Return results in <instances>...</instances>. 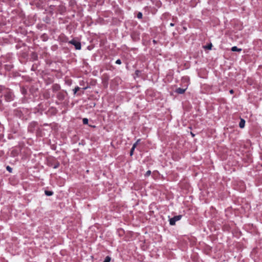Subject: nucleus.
<instances>
[{
    "instance_id": "f257e3e1",
    "label": "nucleus",
    "mask_w": 262,
    "mask_h": 262,
    "mask_svg": "<svg viewBox=\"0 0 262 262\" xmlns=\"http://www.w3.org/2000/svg\"><path fill=\"white\" fill-rule=\"evenodd\" d=\"M69 42L74 45L76 49L80 50L81 49V44L79 41L75 40H72Z\"/></svg>"
},
{
    "instance_id": "f03ea898",
    "label": "nucleus",
    "mask_w": 262,
    "mask_h": 262,
    "mask_svg": "<svg viewBox=\"0 0 262 262\" xmlns=\"http://www.w3.org/2000/svg\"><path fill=\"white\" fill-rule=\"evenodd\" d=\"M181 218V215L176 216L170 219L169 223L171 225H174L176 221L180 220Z\"/></svg>"
},
{
    "instance_id": "7ed1b4c3",
    "label": "nucleus",
    "mask_w": 262,
    "mask_h": 262,
    "mask_svg": "<svg viewBox=\"0 0 262 262\" xmlns=\"http://www.w3.org/2000/svg\"><path fill=\"white\" fill-rule=\"evenodd\" d=\"M187 86H185L184 88H178L176 89V92L179 94H183L186 90Z\"/></svg>"
},
{
    "instance_id": "20e7f679",
    "label": "nucleus",
    "mask_w": 262,
    "mask_h": 262,
    "mask_svg": "<svg viewBox=\"0 0 262 262\" xmlns=\"http://www.w3.org/2000/svg\"><path fill=\"white\" fill-rule=\"evenodd\" d=\"M231 51L233 52H240L242 51V49L240 48H238L236 46H234L231 48Z\"/></svg>"
},
{
    "instance_id": "39448f33",
    "label": "nucleus",
    "mask_w": 262,
    "mask_h": 262,
    "mask_svg": "<svg viewBox=\"0 0 262 262\" xmlns=\"http://www.w3.org/2000/svg\"><path fill=\"white\" fill-rule=\"evenodd\" d=\"M245 124V121L244 119H241L239 124V126L241 128H244Z\"/></svg>"
},
{
    "instance_id": "423d86ee",
    "label": "nucleus",
    "mask_w": 262,
    "mask_h": 262,
    "mask_svg": "<svg viewBox=\"0 0 262 262\" xmlns=\"http://www.w3.org/2000/svg\"><path fill=\"white\" fill-rule=\"evenodd\" d=\"M45 194L47 195V196H51L53 194V192L51 191H45Z\"/></svg>"
},
{
    "instance_id": "0eeeda50",
    "label": "nucleus",
    "mask_w": 262,
    "mask_h": 262,
    "mask_svg": "<svg viewBox=\"0 0 262 262\" xmlns=\"http://www.w3.org/2000/svg\"><path fill=\"white\" fill-rule=\"evenodd\" d=\"M135 148V146H133L131 150H130V156H132L133 155V152H134V150Z\"/></svg>"
},
{
    "instance_id": "6e6552de",
    "label": "nucleus",
    "mask_w": 262,
    "mask_h": 262,
    "mask_svg": "<svg viewBox=\"0 0 262 262\" xmlns=\"http://www.w3.org/2000/svg\"><path fill=\"white\" fill-rule=\"evenodd\" d=\"M79 89L80 88L78 86L76 87L73 90L74 94H75L77 93V92L79 90Z\"/></svg>"
},
{
    "instance_id": "1a4fd4ad",
    "label": "nucleus",
    "mask_w": 262,
    "mask_h": 262,
    "mask_svg": "<svg viewBox=\"0 0 262 262\" xmlns=\"http://www.w3.org/2000/svg\"><path fill=\"white\" fill-rule=\"evenodd\" d=\"M111 260V258L108 256H107L104 259L103 262H110Z\"/></svg>"
},
{
    "instance_id": "9d476101",
    "label": "nucleus",
    "mask_w": 262,
    "mask_h": 262,
    "mask_svg": "<svg viewBox=\"0 0 262 262\" xmlns=\"http://www.w3.org/2000/svg\"><path fill=\"white\" fill-rule=\"evenodd\" d=\"M6 169L10 172H11L12 171V168L10 167L9 166H7Z\"/></svg>"
},
{
    "instance_id": "9b49d317",
    "label": "nucleus",
    "mask_w": 262,
    "mask_h": 262,
    "mask_svg": "<svg viewBox=\"0 0 262 262\" xmlns=\"http://www.w3.org/2000/svg\"><path fill=\"white\" fill-rule=\"evenodd\" d=\"M205 48L207 49H209V50H211V48H212V44L210 43L209 44V45L205 47Z\"/></svg>"
},
{
    "instance_id": "f8f14e48",
    "label": "nucleus",
    "mask_w": 262,
    "mask_h": 262,
    "mask_svg": "<svg viewBox=\"0 0 262 262\" xmlns=\"http://www.w3.org/2000/svg\"><path fill=\"white\" fill-rule=\"evenodd\" d=\"M83 124H88V119H86V118H84V119H83Z\"/></svg>"
},
{
    "instance_id": "ddd939ff",
    "label": "nucleus",
    "mask_w": 262,
    "mask_h": 262,
    "mask_svg": "<svg viewBox=\"0 0 262 262\" xmlns=\"http://www.w3.org/2000/svg\"><path fill=\"white\" fill-rule=\"evenodd\" d=\"M142 17V13H141V12L138 13V14H137V17L138 18H141Z\"/></svg>"
},
{
    "instance_id": "4468645a",
    "label": "nucleus",
    "mask_w": 262,
    "mask_h": 262,
    "mask_svg": "<svg viewBox=\"0 0 262 262\" xmlns=\"http://www.w3.org/2000/svg\"><path fill=\"white\" fill-rule=\"evenodd\" d=\"M150 173H151V171H150V170H148V171L146 172V173H145V176L148 177V176H149L150 174Z\"/></svg>"
},
{
    "instance_id": "2eb2a0df",
    "label": "nucleus",
    "mask_w": 262,
    "mask_h": 262,
    "mask_svg": "<svg viewBox=\"0 0 262 262\" xmlns=\"http://www.w3.org/2000/svg\"><path fill=\"white\" fill-rule=\"evenodd\" d=\"M140 142V139L138 140L133 145V146H135V147H136V146L138 145V144L139 143V142Z\"/></svg>"
},
{
    "instance_id": "dca6fc26",
    "label": "nucleus",
    "mask_w": 262,
    "mask_h": 262,
    "mask_svg": "<svg viewBox=\"0 0 262 262\" xmlns=\"http://www.w3.org/2000/svg\"><path fill=\"white\" fill-rule=\"evenodd\" d=\"M121 61L120 59H118L116 61V63H117V64H121Z\"/></svg>"
},
{
    "instance_id": "f3484780",
    "label": "nucleus",
    "mask_w": 262,
    "mask_h": 262,
    "mask_svg": "<svg viewBox=\"0 0 262 262\" xmlns=\"http://www.w3.org/2000/svg\"><path fill=\"white\" fill-rule=\"evenodd\" d=\"M230 93L232 94L233 93V91L232 90H230Z\"/></svg>"
},
{
    "instance_id": "a211bd4d",
    "label": "nucleus",
    "mask_w": 262,
    "mask_h": 262,
    "mask_svg": "<svg viewBox=\"0 0 262 262\" xmlns=\"http://www.w3.org/2000/svg\"><path fill=\"white\" fill-rule=\"evenodd\" d=\"M170 26L172 27V26H174V24H172V23H171V24H170Z\"/></svg>"
},
{
    "instance_id": "6ab92c4d",
    "label": "nucleus",
    "mask_w": 262,
    "mask_h": 262,
    "mask_svg": "<svg viewBox=\"0 0 262 262\" xmlns=\"http://www.w3.org/2000/svg\"><path fill=\"white\" fill-rule=\"evenodd\" d=\"M191 134L192 135V136L193 137L194 135V134L192 133H191Z\"/></svg>"
}]
</instances>
